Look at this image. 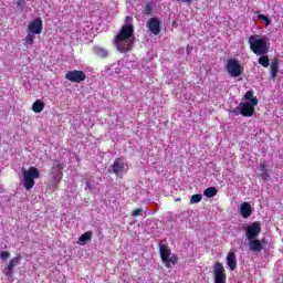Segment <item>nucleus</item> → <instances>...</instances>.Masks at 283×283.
<instances>
[{
	"instance_id": "3",
	"label": "nucleus",
	"mask_w": 283,
	"mask_h": 283,
	"mask_svg": "<svg viewBox=\"0 0 283 283\" xmlns=\"http://www.w3.org/2000/svg\"><path fill=\"white\" fill-rule=\"evenodd\" d=\"M250 50L256 56H264L269 54V45L266 44L265 38H260V35L254 34L249 38Z\"/></svg>"
},
{
	"instance_id": "27",
	"label": "nucleus",
	"mask_w": 283,
	"mask_h": 283,
	"mask_svg": "<svg viewBox=\"0 0 283 283\" xmlns=\"http://www.w3.org/2000/svg\"><path fill=\"white\" fill-rule=\"evenodd\" d=\"M198 202H202V195H192L190 198V205H198Z\"/></svg>"
},
{
	"instance_id": "9",
	"label": "nucleus",
	"mask_w": 283,
	"mask_h": 283,
	"mask_svg": "<svg viewBox=\"0 0 283 283\" xmlns=\"http://www.w3.org/2000/svg\"><path fill=\"white\" fill-rule=\"evenodd\" d=\"M109 174H115L117 178H123V174L125 171V161H123L122 157H118L114 160L111 169H108Z\"/></svg>"
},
{
	"instance_id": "26",
	"label": "nucleus",
	"mask_w": 283,
	"mask_h": 283,
	"mask_svg": "<svg viewBox=\"0 0 283 283\" xmlns=\"http://www.w3.org/2000/svg\"><path fill=\"white\" fill-rule=\"evenodd\" d=\"M271 63V60H269L268 55H261L259 57V65H262V67H269Z\"/></svg>"
},
{
	"instance_id": "25",
	"label": "nucleus",
	"mask_w": 283,
	"mask_h": 283,
	"mask_svg": "<svg viewBox=\"0 0 283 283\" xmlns=\"http://www.w3.org/2000/svg\"><path fill=\"white\" fill-rule=\"evenodd\" d=\"M244 98L245 101H250L252 105H258V97L253 96V91H248Z\"/></svg>"
},
{
	"instance_id": "4",
	"label": "nucleus",
	"mask_w": 283,
	"mask_h": 283,
	"mask_svg": "<svg viewBox=\"0 0 283 283\" xmlns=\"http://www.w3.org/2000/svg\"><path fill=\"white\" fill-rule=\"evenodd\" d=\"M159 255L166 269H171V266L178 264V256L176 254L171 255V249L167 244L159 245Z\"/></svg>"
},
{
	"instance_id": "15",
	"label": "nucleus",
	"mask_w": 283,
	"mask_h": 283,
	"mask_svg": "<svg viewBox=\"0 0 283 283\" xmlns=\"http://www.w3.org/2000/svg\"><path fill=\"white\" fill-rule=\"evenodd\" d=\"M148 29L151 32V34H160V20H158L157 18H151L148 21Z\"/></svg>"
},
{
	"instance_id": "28",
	"label": "nucleus",
	"mask_w": 283,
	"mask_h": 283,
	"mask_svg": "<svg viewBox=\"0 0 283 283\" xmlns=\"http://www.w3.org/2000/svg\"><path fill=\"white\" fill-rule=\"evenodd\" d=\"M258 19H260V21H264L266 27L271 25V19L269 18V15L259 14Z\"/></svg>"
},
{
	"instance_id": "10",
	"label": "nucleus",
	"mask_w": 283,
	"mask_h": 283,
	"mask_svg": "<svg viewBox=\"0 0 283 283\" xmlns=\"http://www.w3.org/2000/svg\"><path fill=\"white\" fill-rule=\"evenodd\" d=\"M224 265L222 263L217 262L214 263L213 268V275H214V283H224L227 280V274L224 273Z\"/></svg>"
},
{
	"instance_id": "12",
	"label": "nucleus",
	"mask_w": 283,
	"mask_h": 283,
	"mask_svg": "<svg viewBox=\"0 0 283 283\" xmlns=\"http://www.w3.org/2000/svg\"><path fill=\"white\" fill-rule=\"evenodd\" d=\"M51 176L54 185H59L63 180V164L55 165L51 170Z\"/></svg>"
},
{
	"instance_id": "13",
	"label": "nucleus",
	"mask_w": 283,
	"mask_h": 283,
	"mask_svg": "<svg viewBox=\"0 0 283 283\" xmlns=\"http://www.w3.org/2000/svg\"><path fill=\"white\" fill-rule=\"evenodd\" d=\"M253 112H255V105L247 102L240 104V114L245 118L253 116Z\"/></svg>"
},
{
	"instance_id": "34",
	"label": "nucleus",
	"mask_w": 283,
	"mask_h": 283,
	"mask_svg": "<svg viewBox=\"0 0 283 283\" xmlns=\"http://www.w3.org/2000/svg\"><path fill=\"white\" fill-rule=\"evenodd\" d=\"M181 200H182V199H180V198H176V199H175V202H181Z\"/></svg>"
},
{
	"instance_id": "29",
	"label": "nucleus",
	"mask_w": 283,
	"mask_h": 283,
	"mask_svg": "<svg viewBox=\"0 0 283 283\" xmlns=\"http://www.w3.org/2000/svg\"><path fill=\"white\" fill-rule=\"evenodd\" d=\"M140 213H143V209L142 208H137L135 210L132 211V218H136L138 216H140Z\"/></svg>"
},
{
	"instance_id": "21",
	"label": "nucleus",
	"mask_w": 283,
	"mask_h": 283,
	"mask_svg": "<svg viewBox=\"0 0 283 283\" xmlns=\"http://www.w3.org/2000/svg\"><path fill=\"white\" fill-rule=\"evenodd\" d=\"M93 52L99 59H107V56H108L107 50H105L104 48H101V46H94Z\"/></svg>"
},
{
	"instance_id": "16",
	"label": "nucleus",
	"mask_w": 283,
	"mask_h": 283,
	"mask_svg": "<svg viewBox=\"0 0 283 283\" xmlns=\"http://www.w3.org/2000/svg\"><path fill=\"white\" fill-rule=\"evenodd\" d=\"M251 213H253L251 203L247 201L242 202L240 207V214L242 216V218H251Z\"/></svg>"
},
{
	"instance_id": "18",
	"label": "nucleus",
	"mask_w": 283,
	"mask_h": 283,
	"mask_svg": "<svg viewBox=\"0 0 283 283\" xmlns=\"http://www.w3.org/2000/svg\"><path fill=\"white\" fill-rule=\"evenodd\" d=\"M279 72H280V61L273 60L270 65L271 78H276Z\"/></svg>"
},
{
	"instance_id": "23",
	"label": "nucleus",
	"mask_w": 283,
	"mask_h": 283,
	"mask_svg": "<svg viewBox=\"0 0 283 283\" xmlns=\"http://www.w3.org/2000/svg\"><path fill=\"white\" fill-rule=\"evenodd\" d=\"M34 39H35L34 33H30V31H28L27 36L23 39V42H24L23 45L25 48H28V45H34Z\"/></svg>"
},
{
	"instance_id": "8",
	"label": "nucleus",
	"mask_w": 283,
	"mask_h": 283,
	"mask_svg": "<svg viewBox=\"0 0 283 283\" xmlns=\"http://www.w3.org/2000/svg\"><path fill=\"white\" fill-rule=\"evenodd\" d=\"M65 78L71 83H83V81L87 78V75L83 71L73 70V71L66 72Z\"/></svg>"
},
{
	"instance_id": "17",
	"label": "nucleus",
	"mask_w": 283,
	"mask_h": 283,
	"mask_svg": "<svg viewBox=\"0 0 283 283\" xmlns=\"http://www.w3.org/2000/svg\"><path fill=\"white\" fill-rule=\"evenodd\" d=\"M227 264L230 271L238 269V260L235 259V252H229L227 255Z\"/></svg>"
},
{
	"instance_id": "33",
	"label": "nucleus",
	"mask_w": 283,
	"mask_h": 283,
	"mask_svg": "<svg viewBox=\"0 0 283 283\" xmlns=\"http://www.w3.org/2000/svg\"><path fill=\"white\" fill-rule=\"evenodd\" d=\"M17 6H18V8H23V6H25V0H19L17 2Z\"/></svg>"
},
{
	"instance_id": "6",
	"label": "nucleus",
	"mask_w": 283,
	"mask_h": 283,
	"mask_svg": "<svg viewBox=\"0 0 283 283\" xmlns=\"http://www.w3.org/2000/svg\"><path fill=\"white\" fill-rule=\"evenodd\" d=\"M260 233H262V224L260 221H254L245 228V237L248 240L258 239Z\"/></svg>"
},
{
	"instance_id": "11",
	"label": "nucleus",
	"mask_w": 283,
	"mask_h": 283,
	"mask_svg": "<svg viewBox=\"0 0 283 283\" xmlns=\"http://www.w3.org/2000/svg\"><path fill=\"white\" fill-rule=\"evenodd\" d=\"M28 32L31 34H41L43 32V20L41 18H36L31 21L28 25Z\"/></svg>"
},
{
	"instance_id": "5",
	"label": "nucleus",
	"mask_w": 283,
	"mask_h": 283,
	"mask_svg": "<svg viewBox=\"0 0 283 283\" xmlns=\"http://www.w3.org/2000/svg\"><path fill=\"white\" fill-rule=\"evenodd\" d=\"M226 70L228 74L232 76V78H238L239 76H242V72H244V67L240 64V61L238 59H229L226 64Z\"/></svg>"
},
{
	"instance_id": "7",
	"label": "nucleus",
	"mask_w": 283,
	"mask_h": 283,
	"mask_svg": "<svg viewBox=\"0 0 283 283\" xmlns=\"http://www.w3.org/2000/svg\"><path fill=\"white\" fill-rule=\"evenodd\" d=\"M23 259V256H21V254H19L15 258H12L8 265L2 270L3 275H6V277H12L14 275V266H19V264H21V260Z\"/></svg>"
},
{
	"instance_id": "2",
	"label": "nucleus",
	"mask_w": 283,
	"mask_h": 283,
	"mask_svg": "<svg viewBox=\"0 0 283 283\" xmlns=\"http://www.w3.org/2000/svg\"><path fill=\"white\" fill-rule=\"evenodd\" d=\"M22 186L27 191H32L34 189V185H36L35 180H39L41 178V171L39 168L31 166L28 170H22Z\"/></svg>"
},
{
	"instance_id": "19",
	"label": "nucleus",
	"mask_w": 283,
	"mask_h": 283,
	"mask_svg": "<svg viewBox=\"0 0 283 283\" xmlns=\"http://www.w3.org/2000/svg\"><path fill=\"white\" fill-rule=\"evenodd\" d=\"M43 109H45V103L41 99H36L32 105V112H34V114H41Z\"/></svg>"
},
{
	"instance_id": "31",
	"label": "nucleus",
	"mask_w": 283,
	"mask_h": 283,
	"mask_svg": "<svg viewBox=\"0 0 283 283\" xmlns=\"http://www.w3.org/2000/svg\"><path fill=\"white\" fill-rule=\"evenodd\" d=\"M144 14H146V15L151 14V6L150 4H146V7L144 9Z\"/></svg>"
},
{
	"instance_id": "1",
	"label": "nucleus",
	"mask_w": 283,
	"mask_h": 283,
	"mask_svg": "<svg viewBox=\"0 0 283 283\" xmlns=\"http://www.w3.org/2000/svg\"><path fill=\"white\" fill-rule=\"evenodd\" d=\"M134 17L127 15L124 20V25L114 38V45H116L118 52L125 54L132 52L134 48Z\"/></svg>"
},
{
	"instance_id": "14",
	"label": "nucleus",
	"mask_w": 283,
	"mask_h": 283,
	"mask_svg": "<svg viewBox=\"0 0 283 283\" xmlns=\"http://www.w3.org/2000/svg\"><path fill=\"white\" fill-rule=\"evenodd\" d=\"M248 247L253 253H260L264 249L260 239H248Z\"/></svg>"
},
{
	"instance_id": "32",
	"label": "nucleus",
	"mask_w": 283,
	"mask_h": 283,
	"mask_svg": "<svg viewBox=\"0 0 283 283\" xmlns=\"http://www.w3.org/2000/svg\"><path fill=\"white\" fill-rule=\"evenodd\" d=\"M230 114H234V116H240V109H238V108H234V109H232V111H230Z\"/></svg>"
},
{
	"instance_id": "30",
	"label": "nucleus",
	"mask_w": 283,
	"mask_h": 283,
	"mask_svg": "<svg viewBox=\"0 0 283 283\" xmlns=\"http://www.w3.org/2000/svg\"><path fill=\"white\" fill-rule=\"evenodd\" d=\"M8 258H10V252L8 251L0 252V260H8Z\"/></svg>"
},
{
	"instance_id": "22",
	"label": "nucleus",
	"mask_w": 283,
	"mask_h": 283,
	"mask_svg": "<svg viewBox=\"0 0 283 283\" xmlns=\"http://www.w3.org/2000/svg\"><path fill=\"white\" fill-rule=\"evenodd\" d=\"M260 171L261 172L259 174V177L262 178V180H269V178H271V176L269 175V170H266V164H260Z\"/></svg>"
},
{
	"instance_id": "24",
	"label": "nucleus",
	"mask_w": 283,
	"mask_h": 283,
	"mask_svg": "<svg viewBox=\"0 0 283 283\" xmlns=\"http://www.w3.org/2000/svg\"><path fill=\"white\" fill-rule=\"evenodd\" d=\"M206 198H213L218 196V189L216 187H209L203 191Z\"/></svg>"
},
{
	"instance_id": "20",
	"label": "nucleus",
	"mask_w": 283,
	"mask_h": 283,
	"mask_svg": "<svg viewBox=\"0 0 283 283\" xmlns=\"http://www.w3.org/2000/svg\"><path fill=\"white\" fill-rule=\"evenodd\" d=\"M94 235V232L92 230H88L84 232L80 238H78V244H85V242H92V237Z\"/></svg>"
}]
</instances>
